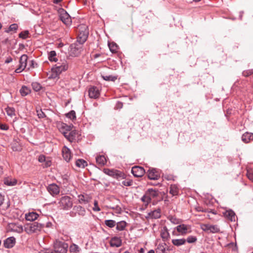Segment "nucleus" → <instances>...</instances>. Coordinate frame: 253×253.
<instances>
[{
	"label": "nucleus",
	"instance_id": "32",
	"mask_svg": "<svg viewBox=\"0 0 253 253\" xmlns=\"http://www.w3.org/2000/svg\"><path fill=\"white\" fill-rule=\"evenodd\" d=\"M64 136L65 137L69 140L70 141L72 142L75 139L76 137V132L75 131H71L69 133H65L64 134Z\"/></svg>",
	"mask_w": 253,
	"mask_h": 253
},
{
	"label": "nucleus",
	"instance_id": "48",
	"mask_svg": "<svg viewBox=\"0 0 253 253\" xmlns=\"http://www.w3.org/2000/svg\"><path fill=\"white\" fill-rule=\"evenodd\" d=\"M247 176L250 180L253 181V169H250L247 170Z\"/></svg>",
	"mask_w": 253,
	"mask_h": 253
},
{
	"label": "nucleus",
	"instance_id": "18",
	"mask_svg": "<svg viewBox=\"0 0 253 253\" xmlns=\"http://www.w3.org/2000/svg\"><path fill=\"white\" fill-rule=\"evenodd\" d=\"M88 95L90 98H97L100 95V91L96 86H91L88 89Z\"/></svg>",
	"mask_w": 253,
	"mask_h": 253
},
{
	"label": "nucleus",
	"instance_id": "17",
	"mask_svg": "<svg viewBox=\"0 0 253 253\" xmlns=\"http://www.w3.org/2000/svg\"><path fill=\"white\" fill-rule=\"evenodd\" d=\"M147 173L150 179L157 180L160 177V172L155 169H149Z\"/></svg>",
	"mask_w": 253,
	"mask_h": 253
},
{
	"label": "nucleus",
	"instance_id": "40",
	"mask_svg": "<svg viewBox=\"0 0 253 253\" xmlns=\"http://www.w3.org/2000/svg\"><path fill=\"white\" fill-rule=\"evenodd\" d=\"M17 29H18L17 24L14 23V24L10 25L9 26V28L5 30V32L7 33H10L11 32H16Z\"/></svg>",
	"mask_w": 253,
	"mask_h": 253
},
{
	"label": "nucleus",
	"instance_id": "51",
	"mask_svg": "<svg viewBox=\"0 0 253 253\" xmlns=\"http://www.w3.org/2000/svg\"><path fill=\"white\" fill-rule=\"evenodd\" d=\"M37 66V64L33 60L29 61V67H28V70H30L31 68H34Z\"/></svg>",
	"mask_w": 253,
	"mask_h": 253
},
{
	"label": "nucleus",
	"instance_id": "27",
	"mask_svg": "<svg viewBox=\"0 0 253 253\" xmlns=\"http://www.w3.org/2000/svg\"><path fill=\"white\" fill-rule=\"evenodd\" d=\"M224 216L231 221H235V213L232 210H228L224 212Z\"/></svg>",
	"mask_w": 253,
	"mask_h": 253
},
{
	"label": "nucleus",
	"instance_id": "35",
	"mask_svg": "<svg viewBox=\"0 0 253 253\" xmlns=\"http://www.w3.org/2000/svg\"><path fill=\"white\" fill-rule=\"evenodd\" d=\"M81 251L80 247L75 244H72L69 247L70 253H79Z\"/></svg>",
	"mask_w": 253,
	"mask_h": 253
},
{
	"label": "nucleus",
	"instance_id": "62",
	"mask_svg": "<svg viewBox=\"0 0 253 253\" xmlns=\"http://www.w3.org/2000/svg\"><path fill=\"white\" fill-rule=\"evenodd\" d=\"M12 60V59L11 58H7L5 61V63H9L10 62H11Z\"/></svg>",
	"mask_w": 253,
	"mask_h": 253
},
{
	"label": "nucleus",
	"instance_id": "8",
	"mask_svg": "<svg viewBox=\"0 0 253 253\" xmlns=\"http://www.w3.org/2000/svg\"><path fill=\"white\" fill-rule=\"evenodd\" d=\"M28 56L26 54H23L20 58L19 65L16 69L15 72L19 73L26 69L27 65Z\"/></svg>",
	"mask_w": 253,
	"mask_h": 253
},
{
	"label": "nucleus",
	"instance_id": "63",
	"mask_svg": "<svg viewBox=\"0 0 253 253\" xmlns=\"http://www.w3.org/2000/svg\"><path fill=\"white\" fill-rule=\"evenodd\" d=\"M50 163H51L50 161L46 162L45 167H49L50 166Z\"/></svg>",
	"mask_w": 253,
	"mask_h": 253
},
{
	"label": "nucleus",
	"instance_id": "7",
	"mask_svg": "<svg viewBox=\"0 0 253 253\" xmlns=\"http://www.w3.org/2000/svg\"><path fill=\"white\" fill-rule=\"evenodd\" d=\"M60 19L67 26H70L72 23V20L69 14L64 9H61L59 10Z\"/></svg>",
	"mask_w": 253,
	"mask_h": 253
},
{
	"label": "nucleus",
	"instance_id": "58",
	"mask_svg": "<svg viewBox=\"0 0 253 253\" xmlns=\"http://www.w3.org/2000/svg\"><path fill=\"white\" fill-rule=\"evenodd\" d=\"M45 157L43 155H40L39 157V161L41 163H42L45 161Z\"/></svg>",
	"mask_w": 253,
	"mask_h": 253
},
{
	"label": "nucleus",
	"instance_id": "21",
	"mask_svg": "<svg viewBox=\"0 0 253 253\" xmlns=\"http://www.w3.org/2000/svg\"><path fill=\"white\" fill-rule=\"evenodd\" d=\"M242 140L245 143L250 142L253 140V133L251 132H246L244 133L241 137Z\"/></svg>",
	"mask_w": 253,
	"mask_h": 253
},
{
	"label": "nucleus",
	"instance_id": "61",
	"mask_svg": "<svg viewBox=\"0 0 253 253\" xmlns=\"http://www.w3.org/2000/svg\"><path fill=\"white\" fill-rule=\"evenodd\" d=\"M112 209H113V210H116L117 211H121V208L119 206H116L115 207H113L112 208Z\"/></svg>",
	"mask_w": 253,
	"mask_h": 253
},
{
	"label": "nucleus",
	"instance_id": "1",
	"mask_svg": "<svg viewBox=\"0 0 253 253\" xmlns=\"http://www.w3.org/2000/svg\"><path fill=\"white\" fill-rule=\"evenodd\" d=\"M68 69V63L66 60H61L52 67L49 76V78L58 79L59 75Z\"/></svg>",
	"mask_w": 253,
	"mask_h": 253
},
{
	"label": "nucleus",
	"instance_id": "20",
	"mask_svg": "<svg viewBox=\"0 0 253 253\" xmlns=\"http://www.w3.org/2000/svg\"><path fill=\"white\" fill-rule=\"evenodd\" d=\"M147 218L151 219H158L161 217V210H155L148 213Z\"/></svg>",
	"mask_w": 253,
	"mask_h": 253
},
{
	"label": "nucleus",
	"instance_id": "11",
	"mask_svg": "<svg viewBox=\"0 0 253 253\" xmlns=\"http://www.w3.org/2000/svg\"><path fill=\"white\" fill-rule=\"evenodd\" d=\"M175 229L181 235H185L187 233L191 232V226L184 224L177 226Z\"/></svg>",
	"mask_w": 253,
	"mask_h": 253
},
{
	"label": "nucleus",
	"instance_id": "26",
	"mask_svg": "<svg viewBox=\"0 0 253 253\" xmlns=\"http://www.w3.org/2000/svg\"><path fill=\"white\" fill-rule=\"evenodd\" d=\"M167 245L165 243L159 244L156 249V253H168L166 248Z\"/></svg>",
	"mask_w": 253,
	"mask_h": 253
},
{
	"label": "nucleus",
	"instance_id": "34",
	"mask_svg": "<svg viewBox=\"0 0 253 253\" xmlns=\"http://www.w3.org/2000/svg\"><path fill=\"white\" fill-rule=\"evenodd\" d=\"M172 243L176 246H180L184 245L186 243V240L184 238L179 239H173L172 240Z\"/></svg>",
	"mask_w": 253,
	"mask_h": 253
},
{
	"label": "nucleus",
	"instance_id": "10",
	"mask_svg": "<svg viewBox=\"0 0 253 253\" xmlns=\"http://www.w3.org/2000/svg\"><path fill=\"white\" fill-rule=\"evenodd\" d=\"M201 229L208 233H215L219 232V228L216 225L203 224Z\"/></svg>",
	"mask_w": 253,
	"mask_h": 253
},
{
	"label": "nucleus",
	"instance_id": "54",
	"mask_svg": "<svg viewBox=\"0 0 253 253\" xmlns=\"http://www.w3.org/2000/svg\"><path fill=\"white\" fill-rule=\"evenodd\" d=\"M122 183L125 186H130L132 184V181L130 180H125L123 181Z\"/></svg>",
	"mask_w": 253,
	"mask_h": 253
},
{
	"label": "nucleus",
	"instance_id": "52",
	"mask_svg": "<svg viewBox=\"0 0 253 253\" xmlns=\"http://www.w3.org/2000/svg\"><path fill=\"white\" fill-rule=\"evenodd\" d=\"M93 210L94 211H100V209L98 205V202L96 200L94 201V207L93 208Z\"/></svg>",
	"mask_w": 253,
	"mask_h": 253
},
{
	"label": "nucleus",
	"instance_id": "37",
	"mask_svg": "<svg viewBox=\"0 0 253 253\" xmlns=\"http://www.w3.org/2000/svg\"><path fill=\"white\" fill-rule=\"evenodd\" d=\"M7 115L11 117L15 115V110L13 107H7L5 108Z\"/></svg>",
	"mask_w": 253,
	"mask_h": 253
},
{
	"label": "nucleus",
	"instance_id": "30",
	"mask_svg": "<svg viewBox=\"0 0 253 253\" xmlns=\"http://www.w3.org/2000/svg\"><path fill=\"white\" fill-rule=\"evenodd\" d=\"M161 236L164 240H166L169 239V234L166 227H164L163 229L161 230Z\"/></svg>",
	"mask_w": 253,
	"mask_h": 253
},
{
	"label": "nucleus",
	"instance_id": "47",
	"mask_svg": "<svg viewBox=\"0 0 253 253\" xmlns=\"http://www.w3.org/2000/svg\"><path fill=\"white\" fill-rule=\"evenodd\" d=\"M197 240V238L196 236H190L187 237L186 242L187 241L188 243H193L196 242Z\"/></svg>",
	"mask_w": 253,
	"mask_h": 253
},
{
	"label": "nucleus",
	"instance_id": "60",
	"mask_svg": "<svg viewBox=\"0 0 253 253\" xmlns=\"http://www.w3.org/2000/svg\"><path fill=\"white\" fill-rule=\"evenodd\" d=\"M116 107L118 108H121L123 107V103L120 102H118L117 104Z\"/></svg>",
	"mask_w": 253,
	"mask_h": 253
},
{
	"label": "nucleus",
	"instance_id": "13",
	"mask_svg": "<svg viewBox=\"0 0 253 253\" xmlns=\"http://www.w3.org/2000/svg\"><path fill=\"white\" fill-rule=\"evenodd\" d=\"M9 230L17 233H21L23 231V226L18 223H10L8 224Z\"/></svg>",
	"mask_w": 253,
	"mask_h": 253
},
{
	"label": "nucleus",
	"instance_id": "16",
	"mask_svg": "<svg viewBox=\"0 0 253 253\" xmlns=\"http://www.w3.org/2000/svg\"><path fill=\"white\" fill-rule=\"evenodd\" d=\"M62 153L63 159L67 162H69L72 157L71 150L66 146H64L62 149Z\"/></svg>",
	"mask_w": 253,
	"mask_h": 253
},
{
	"label": "nucleus",
	"instance_id": "15",
	"mask_svg": "<svg viewBox=\"0 0 253 253\" xmlns=\"http://www.w3.org/2000/svg\"><path fill=\"white\" fill-rule=\"evenodd\" d=\"M16 244V239L14 237H10L3 241V246L6 249L13 248Z\"/></svg>",
	"mask_w": 253,
	"mask_h": 253
},
{
	"label": "nucleus",
	"instance_id": "23",
	"mask_svg": "<svg viewBox=\"0 0 253 253\" xmlns=\"http://www.w3.org/2000/svg\"><path fill=\"white\" fill-rule=\"evenodd\" d=\"M103 172L109 176H112L114 178H117L118 176L119 171L109 169H104Z\"/></svg>",
	"mask_w": 253,
	"mask_h": 253
},
{
	"label": "nucleus",
	"instance_id": "57",
	"mask_svg": "<svg viewBox=\"0 0 253 253\" xmlns=\"http://www.w3.org/2000/svg\"><path fill=\"white\" fill-rule=\"evenodd\" d=\"M195 209L198 211H202L205 212L207 211L206 209H204L203 208L200 206L196 207Z\"/></svg>",
	"mask_w": 253,
	"mask_h": 253
},
{
	"label": "nucleus",
	"instance_id": "53",
	"mask_svg": "<svg viewBox=\"0 0 253 253\" xmlns=\"http://www.w3.org/2000/svg\"><path fill=\"white\" fill-rule=\"evenodd\" d=\"M40 253H55V252L53 251V250H52V249H45L41 250L40 252Z\"/></svg>",
	"mask_w": 253,
	"mask_h": 253
},
{
	"label": "nucleus",
	"instance_id": "14",
	"mask_svg": "<svg viewBox=\"0 0 253 253\" xmlns=\"http://www.w3.org/2000/svg\"><path fill=\"white\" fill-rule=\"evenodd\" d=\"M131 173L135 177H141L145 173V169L141 167L134 166L132 168Z\"/></svg>",
	"mask_w": 253,
	"mask_h": 253
},
{
	"label": "nucleus",
	"instance_id": "49",
	"mask_svg": "<svg viewBox=\"0 0 253 253\" xmlns=\"http://www.w3.org/2000/svg\"><path fill=\"white\" fill-rule=\"evenodd\" d=\"M242 74L244 76L248 77V76H251L252 74H253V70H249L244 71L243 72Z\"/></svg>",
	"mask_w": 253,
	"mask_h": 253
},
{
	"label": "nucleus",
	"instance_id": "19",
	"mask_svg": "<svg viewBox=\"0 0 253 253\" xmlns=\"http://www.w3.org/2000/svg\"><path fill=\"white\" fill-rule=\"evenodd\" d=\"M110 244L112 247L118 248L122 246V240L120 237L115 236L110 239Z\"/></svg>",
	"mask_w": 253,
	"mask_h": 253
},
{
	"label": "nucleus",
	"instance_id": "12",
	"mask_svg": "<svg viewBox=\"0 0 253 253\" xmlns=\"http://www.w3.org/2000/svg\"><path fill=\"white\" fill-rule=\"evenodd\" d=\"M47 190L48 192L52 196H55L59 194L60 192V188L59 187L56 185V184L52 183L49 184L47 187Z\"/></svg>",
	"mask_w": 253,
	"mask_h": 253
},
{
	"label": "nucleus",
	"instance_id": "25",
	"mask_svg": "<svg viewBox=\"0 0 253 253\" xmlns=\"http://www.w3.org/2000/svg\"><path fill=\"white\" fill-rule=\"evenodd\" d=\"M39 214L35 212H29L25 214V218L28 221H34L38 218Z\"/></svg>",
	"mask_w": 253,
	"mask_h": 253
},
{
	"label": "nucleus",
	"instance_id": "31",
	"mask_svg": "<svg viewBox=\"0 0 253 253\" xmlns=\"http://www.w3.org/2000/svg\"><path fill=\"white\" fill-rule=\"evenodd\" d=\"M76 165L77 167L80 168H84L85 167L87 166V162L82 159H78L76 162Z\"/></svg>",
	"mask_w": 253,
	"mask_h": 253
},
{
	"label": "nucleus",
	"instance_id": "46",
	"mask_svg": "<svg viewBox=\"0 0 253 253\" xmlns=\"http://www.w3.org/2000/svg\"><path fill=\"white\" fill-rule=\"evenodd\" d=\"M29 31L26 30L21 32L19 34V37L23 39H26L28 37Z\"/></svg>",
	"mask_w": 253,
	"mask_h": 253
},
{
	"label": "nucleus",
	"instance_id": "55",
	"mask_svg": "<svg viewBox=\"0 0 253 253\" xmlns=\"http://www.w3.org/2000/svg\"><path fill=\"white\" fill-rule=\"evenodd\" d=\"M8 126L4 124L0 123V129L3 130H7L8 129Z\"/></svg>",
	"mask_w": 253,
	"mask_h": 253
},
{
	"label": "nucleus",
	"instance_id": "3",
	"mask_svg": "<svg viewBox=\"0 0 253 253\" xmlns=\"http://www.w3.org/2000/svg\"><path fill=\"white\" fill-rule=\"evenodd\" d=\"M59 207L63 210H69L73 206L72 198L68 196L62 197L58 202Z\"/></svg>",
	"mask_w": 253,
	"mask_h": 253
},
{
	"label": "nucleus",
	"instance_id": "38",
	"mask_svg": "<svg viewBox=\"0 0 253 253\" xmlns=\"http://www.w3.org/2000/svg\"><path fill=\"white\" fill-rule=\"evenodd\" d=\"M104 224L109 228H113L116 226V222L114 220L108 219L104 221Z\"/></svg>",
	"mask_w": 253,
	"mask_h": 253
},
{
	"label": "nucleus",
	"instance_id": "28",
	"mask_svg": "<svg viewBox=\"0 0 253 253\" xmlns=\"http://www.w3.org/2000/svg\"><path fill=\"white\" fill-rule=\"evenodd\" d=\"M96 163L100 166H104L106 163V159L103 155H99L96 157Z\"/></svg>",
	"mask_w": 253,
	"mask_h": 253
},
{
	"label": "nucleus",
	"instance_id": "6",
	"mask_svg": "<svg viewBox=\"0 0 253 253\" xmlns=\"http://www.w3.org/2000/svg\"><path fill=\"white\" fill-rule=\"evenodd\" d=\"M44 226L43 224L35 222L29 225V227L26 229V231L28 234L37 233L40 231Z\"/></svg>",
	"mask_w": 253,
	"mask_h": 253
},
{
	"label": "nucleus",
	"instance_id": "2",
	"mask_svg": "<svg viewBox=\"0 0 253 253\" xmlns=\"http://www.w3.org/2000/svg\"><path fill=\"white\" fill-rule=\"evenodd\" d=\"M159 194V192L158 190L152 188L148 189L141 200L146 205H148L151 203V200L158 196Z\"/></svg>",
	"mask_w": 253,
	"mask_h": 253
},
{
	"label": "nucleus",
	"instance_id": "50",
	"mask_svg": "<svg viewBox=\"0 0 253 253\" xmlns=\"http://www.w3.org/2000/svg\"><path fill=\"white\" fill-rule=\"evenodd\" d=\"M37 113L39 118H43L46 117L44 113L42 110H37Z\"/></svg>",
	"mask_w": 253,
	"mask_h": 253
},
{
	"label": "nucleus",
	"instance_id": "44",
	"mask_svg": "<svg viewBox=\"0 0 253 253\" xmlns=\"http://www.w3.org/2000/svg\"><path fill=\"white\" fill-rule=\"evenodd\" d=\"M66 117L72 120H76V112L74 110H72L66 114Z\"/></svg>",
	"mask_w": 253,
	"mask_h": 253
},
{
	"label": "nucleus",
	"instance_id": "33",
	"mask_svg": "<svg viewBox=\"0 0 253 253\" xmlns=\"http://www.w3.org/2000/svg\"><path fill=\"white\" fill-rule=\"evenodd\" d=\"M20 92L22 96H25L31 92V89L29 87L24 85L20 89Z\"/></svg>",
	"mask_w": 253,
	"mask_h": 253
},
{
	"label": "nucleus",
	"instance_id": "45",
	"mask_svg": "<svg viewBox=\"0 0 253 253\" xmlns=\"http://www.w3.org/2000/svg\"><path fill=\"white\" fill-rule=\"evenodd\" d=\"M168 219L174 224H178L180 223V220L174 216H169Z\"/></svg>",
	"mask_w": 253,
	"mask_h": 253
},
{
	"label": "nucleus",
	"instance_id": "43",
	"mask_svg": "<svg viewBox=\"0 0 253 253\" xmlns=\"http://www.w3.org/2000/svg\"><path fill=\"white\" fill-rule=\"evenodd\" d=\"M32 86L33 89L35 91H38L40 90L42 88V85L40 84L38 82H34L32 84Z\"/></svg>",
	"mask_w": 253,
	"mask_h": 253
},
{
	"label": "nucleus",
	"instance_id": "59",
	"mask_svg": "<svg viewBox=\"0 0 253 253\" xmlns=\"http://www.w3.org/2000/svg\"><path fill=\"white\" fill-rule=\"evenodd\" d=\"M4 201V196L0 193V206L2 205Z\"/></svg>",
	"mask_w": 253,
	"mask_h": 253
},
{
	"label": "nucleus",
	"instance_id": "5",
	"mask_svg": "<svg viewBox=\"0 0 253 253\" xmlns=\"http://www.w3.org/2000/svg\"><path fill=\"white\" fill-rule=\"evenodd\" d=\"M88 36V30L87 26L82 25L80 27L79 33L78 36L77 41L80 44H83L87 40Z\"/></svg>",
	"mask_w": 253,
	"mask_h": 253
},
{
	"label": "nucleus",
	"instance_id": "22",
	"mask_svg": "<svg viewBox=\"0 0 253 253\" xmlns=\"http://www.w3.org/2000/svg\"><path fill=\"white\" fill-rule=\"evenodd\" d=\"M3 182L7 186H13L17 184V181L15 178L7 177L4 178Z\"/></svg>",
	"mask_w": 253,
	"mask_h": 253
},
{
	"label": "nucleus",
	"instance_id": "24",
	"mask_svg": "<svg viewBox=\"0 0 253 253\" xmlns=\"http://www.w3.org/2000/svg\"><path fill=\"white\" fill-rule=\"evenodd\" d=\"M116 229L117 231H122L126 229V228L127 225V223L124 220H122L119 222H116Z\"/></svg>",
	"mask_w": 253,
	"mask_h": 253
},
{
	"label": "nucleus",
	"instance_id": "42",
	"mask_svg": "<svg viewBox=\"0 0 253 253\" xmlns=\"http://www.w3.org/2000/svg\"><path fill=\"white\" fill-rule=\"evenodd\" d=\"M78 201L79 203L81 204H86L88 202V200L84 197V196L83 195H80L78 196Z\"/></svg>",
	"mask_w": 253,
	"mask_h": 253
},
{
	"label": "nucleus",
	"instance_id": "41",
	"mask_svg": "<svg viewBox=\"0 0 253 253\" xmlns=\"http://www.w3.org/2000/svg\"><path fill=\"white\" fill-rule=\"evenodd\" d=\"M102 77L104 80L107 81L114 82L117 79V76H112V75H102Z\"/></svg>",
	"mask_w": 253,
	"mask_h": 253
},
{
	"label": "nucleus",
	"instance_id": "64",
	"mask_svg": "<svg viewBox=\"0 0 253 253\" xmlns=\"http://www.w3.org/2000/svg\"><path fill=\"white\" fill-rule=\"evenodd\" d=\"M62 0H53V2L54 3L57 4L60 1H61Z\"/></svg>",
	"mask_w": 253,
	"mask_h": 253
},
{
	"label": "nucleus",
	"instance_id": "9",
	"mask_svg": "<svg viewBox=\"0 0 253 253\" xmlns=\"http://www.w3.org/2000/svg\"><path fill=\"white\" fill-rule=\"evenodd\" d=\"M86 213L85 210L81 206H75L72 211L70 212V215L72 217H75L77 214L84 216Z\"/></svg>",
	"mask_w": 253,
	"mask_h": 253
},
{
	"label": "nucleus",
	"instance_id": "36",
	"mask_svg": "<svg viewBox=\"0 0 253 253\" xmlns=\"http://www.w3.org/2000/svg\"><path fill=\"white\" fill-rule=\"evenodd\" d=\"M108 46L110 51L112 53H117L118 52L119 47L116 43L114 42H109L108 43Z\"/></svg>",
	"mask_w": 253,
	"mask_h": 253
},
{
	"label": "nucleus",
	"instance_id": "4",
	"mask_svg": "<svg viewBox=\"0 0 253 253\" xmlns=\"http://www.w3.org/2000/svg\"><path fill=\"white\" fill-rule=\"evenodd\" d=\"M68 245L67 243L56 240L54 243V250L55 253H67Z\"/></svg>",
	"mask_w": 253,
	"mask_h": 253
},
{
	"label": "nucleus",
	"instance_id": "56",
	"mask_svg": "<svg viewBox=\"0 0 253 253\" xmlns=\"http://www.w3.org/2000/svg\"><path fill=\"white\" fill-rule=\"evenodd\" d=\"M74 51H76V48L74 47L73 48L72 47L71 48L72 54V55H73L75 56H78L79 54V53H80V50H79V49H77V51H76L75 52H74Z\"/></svg>",
	"mask_w": 253,
	"mask_h": 253
},
{
	"label": "nucleus",
	"instance_id": "29",
	"mask_svg": "<svg viewBox=\"0 0 253 253\" xmlns=\"http://www.w3.org/2000/svg\"><path fill=\"white\" fill-rule=\"evenodd\" d=\"M169 193L172 196H177L179 193V189L175 184H172L169 187Z\"/></svg>",
	"mask_w": 253,
	"mask_h": 253
},
{
	"label": "nucleus",
	"instance_id": "39",
	"mask_svg": "<svg viewBox=\"0 0 253 253\" xmlns=\"http://www.w3.org/2000/svg\"><path fill=\"white\" fill-rule=\"evenodd\" d=\"M56 53L54 50L51 51L48 54V59L50 61L57 62V59L56 57Z\"/></svg>",
	"mask_w": 253,
	"mask_h": 253
}]
</instances>
